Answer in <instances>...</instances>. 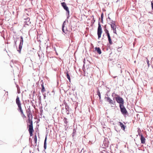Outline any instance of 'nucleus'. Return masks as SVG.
<instances>
[{
	"mask_svg": "<svg viewBox=\"0 0 153 153\" xmlns=\"http://www.w3.org/2000/svg\"><path fill=\"white\" fill-rule=\"evenodd\" d=\"M41 86H42V87L43 86H44V85H43V83H42V84H41Z\"/></svg>",
	"mask_w": 153,
	"mask_h": 153,
	"instance_id": "34",
	"label": "nucleus"
},
{
	"mask_svg": "<svg viewBox=\"0 0 153 153\" xmlns=\"http://www.w3.org/2000/svg\"><path fill=\"white\" fill-rule=\"evenodd\" d=\"M30 113H29L28 114H27V116H28V117L29 118V119H30V117H29V116H30Z\"/></svg>",
	"mask_w": 153,
	"mask_h": 153,
	"instance_id": "31",
	"label": "nucleus"
},
{
	"mask_svg": "<svg viewBox=\"0 0 153 153\" xmlns=\"http://www.w3.org/2000/svg\"><path fill=\"white\" fill-rule=\"evenodd\" d=\"M43 95H44V98L45 99V97H46V96L45 94H43Z\"/></svg>",
	"mask_w": 153,
	"mask_h": 153,
	"instance_id": "32",
	"label": "nucleus"
},
{
	"mask_svg": "<svg viewBox=\"0 0 153 153\" xmlns=\"http://www.w3.org/2000/svg\"><path fill=\"white\" fill-rule=\"evenodd\" d=\"M33 131H29L30 136H32L33 135Z\"/></svg>",
	"mask_w": 153,
	"mask_h": 153,
	"instance_id": "24",
	"label": "nucleus"
},
{
	"mask_svg": "<svg viewBox=\"0 0 153 153\" xmlns=\"http://www.w3.org/2000/svg\"><path fill=\"white\" fill-rule=\"evenodd\" d=\"M116 77H117V76H115L114 77V78H115Z\"/></svg>",
	"mask_w": 153,
	"mask_h": 153,
	"instance_id": "36",
	"label": "nucleus"
},
{
	"mask_svg": "<svg viewBox=\"0 0 153 153\" xmlns=\"http://www.w3.org/2000/svg\"><path fill=\"white\" fill-rule=\"evenodd\" d=\"M98 26L97 29V35L98 36V39H99L101 36V34L102 33V30L101 27V25L100 22H99Z\"/></svg>",
	"mask_w": 153,
	"mask_h": 153,
	"instance_id": "4",
	"label": "nucleus"
},
{
	"mask_svg": "<svg viewBox=\"0 0 153 153\" xmlns=\"http://www.w3.org/2000/svg\"><path fill=\"white\" fill-rule=\"evenodd\" d=\"M62 32L65 33H67L68 30H67L66 29L65 30L64 29V26H62Z\"/></svg>",
	"mask_w": 153,
	"mask_h": 153,
	"instance_id": "19",
	"label": "nucleus"
},
{
	"mask_svg": "<svg viewBox=\"0 0 153 153\" xmlns=\"http://www.w3.org/2000/svg\"><path fill=\"white\" fill-rule=\"evenodd\" d=\"M106 35H107V36H109V35H110V34H109V33H107L106 34Z\"/></svg>",
	"mask_w": 153,
	"mask_h": 153,
	"instance_id": "33",
	"label": "nucleus"
},
{
	"mask_svg": "<svg viewBox=\"0 0 153 153\" xmlns=\"http://www.w3.org/2000/svg\"><path fill=\"white\" fill-rule=\"evenodd\" d=\"M115 95L117 96V97H115L114 99H115L117 102L119 103V105H123L124 100L123 99L117 94H115Z\"/></svg>",
	"mask_w": 153,
	"mask_h": 153,
	"instance_id": "1",
	"label": "nucleus"
},
{
	"mask_svg": "<svg viewBox=\"0 0 153 153\" xmlns=\"http://www.w3.org/2000/svg\"><path fill=\"white\" fill-rule=\"evenodd\" d=\"M110 24L111 25V29L113 30V33L116 34V25L115 24L114 22L111 20V22Z\"/></svg>",
	"mask_w": 153,
	"mask_h": 153,
	"instance_id": "6",
	"label": "nucleus"
},
{
	"mask_svg": "<svg viewBox=\"0 0 153 153\" xmlns=\"http://www.w3.org/2000/svg\"><path fill=\"white\" fill-rule=\"evenodd\" d=\"M61 5L63 7V8L66 11V14H68V16L67 17V19H68L69 17V9L68 7L67 6L66 4L64 2H62L61 3Z\"/></svg>",
	"mask_w": 153,
	"mask_h": 153,
	"instance_id": "3",
	"label": "nucleus"
},
{
	"mask_svg": "<svg viewBox=\"0 0 153 153\" xmlns=\"http://www.w3.org/2000/svg\"><path fill=\"white\" fill-rule=\"evenodd\" d=\"M64 121V126H67L68 122L67 121V119L66 118H64L63 119Z\"/></svg>",
	"mask_w": 153,
	"mask_h": 153,
	"instance_id": "14",
	"label": "nucleus"
},
{
	"mask_svg": "<svg viewBox=\"0 0 153 153\" xmlns=\"http://www.w3.org/2000/svg\"><path fill=\"white\" fill-rule=\"evenodd\" d=\"M152 68L153 69V67H152Z\"/></svg>",
	"mask_w": 153,
	"mask_h": 153,
	"instance_id": "39",
	"label": "nucleus"
},
{
	"mask_svg": "<svg viewBox=\"0 0 153 153\" xmlns=\"http://www.w3.org/2000/svg\"><path fill=\"white\" fill-rule=\"evenodd\" d=\"M22 115V117H25V115H24V113H23V114H21Z\"/></svg>",
	"mask_w": 153,
	"mask_h": 153,
	"instance_id": "30",
	"label": "nucleus"
},
{
	"mask_svg": "<svg viewBox=\"0 0 153 153\" xmlns=\"http://www.w3.org/2000/svg\"><path fill=\"white\" fill-rule=\"evenodd\" d=\"M32 153H33V152Z\"/></svg>",
	"mask_w": 153,
	"mask_h": 153,
	"instance_id": "40",
	"label": "nucleus"
},
{
	"mask_svg": "<svg viewBox=\"0 0 153 153\" xmlns=\"http://www.w3.org/2000/svg\"><path fill=\"white\" fill-rule=\"evenodd\" d=\"M95 51H96L97 53L100 54L101 53V51L100 48L99 47H96L95 48Z\"/></svg>",
	"mask_w": 153,
	"mask_h": 153,
	"instance_id": "12",
	"label": "nucleus"
},
{
	"mask_svg": "<svg viewBox=\"0 0 153 153\" xmlns=\"http://www.w3.org/2000/svg\"><path fill=\"white\" fill-rule=\"evenodd\" d=\"M45 91V87L44 86H43V87H42V89L41 90V92H42L43 93Z\"/></svg>",
	"mask_w": 153,
	"mask_h": 153,
	"instance_id": "22",
	"label": "nucleus"
},
{
	"mask_svg": "<svg viewBox=\"0 0 153 153\" xmlns=\"http://www.w3.org/2000/svg\"><path fill=\"white\" fill-rule=\"evenodd\" d=\"M28 123H30L29 127V131H33V122L32 120H30V119H28Z\"/></svg>",
	"mask_w": 153,
	"mask_h": 153,
	"instance_id": "8",
	"label": "nucleus"
},
{
	"mask_svg": "<svg viewBox=\"0 0 153 153\" xmlns=\"http://www.w3.org/2000/svg\"><path fill=\"white\" fill-rule=\"evenodd\" d=\"M65 109H66V112L67 114H69V108L68 106H65Z\"/></svg>",
	"mask_w": 153,
	"mask_h": 153,
	"instance_id": "17",
	"label": "nucleus"
},
{
	"mask_svg": "<svg viewBox=\"0 0 153 153\" xmlns=\"http://www.w3.org/2000/svg\"><path fill=\"white\" fill-rule=\"evenodd\" d=\"M119 107L120 109L121 112L123 114L125 115L127 113V111L123 105H119Z\"/></svg>",
	"mask_w": 153,
	"mask_h": 153,
	"instance_id": "5",
	"label": "nucleus"
},
{
	"mask_svg": "<svg viewBox=\"0 0 153 153\" xmlns=\"http://www.w3.org/2000/svg\"><path fill=\"white\" fill-rule=\"evenodd\" d=\"M34 140L35 143L36 144L37 141V137H36V135H35L34 136Z\"/></svg>",
	"mask_w": 153,
	"mask_h": 153,
	"instance_id": "21",
	"label": "nucleus"
},
{
	"mask_svg": "<svg viewBox=\"0 0 153 153\" xmlns=\"http://www.w3.org/2000/svg\"><path fill=\"white\" fill-rule=\"evenodd\" d=\"M140 140L142 143L144 144L145 143L146 139L142 135H141Z\"/></svg>",
	"mask_w": 153,
	"mask_h": 153,
	"instance_id": "9",
	"label": "nucleus"
},
{
	"mask_svg": "<svg viewBox=\"0 0 153 153\" xmlns=\"http://www.w3.org/2000/svg\"><path fill=\"white\" fill-rule=\"evenodd\" d=\"M23 37L22 36H20V42L19 47V50H17L19 53H21V50L22 48V46L23 44Z\"/></svg>",
	"mask_w": 153,
	"mask_h": 153,
	"instance_id": "7",
	"label": "nucleus"
},
{
	"mask_svg": "<svg viewBox=\"0 0 153 153\" xmlns=\"http://www.w3.org/2000/svg\"><path fill=\"white\" fill-rule=\"evenodd\" d=\"M18 106L20 112L21 113V114H23V110L22 108L21 105H18Z\"/></svg>",
	"mask_w": 153,
	"mask_h": 153,
	"instance_id": "15",
	"label": "nucleus"
},
{
	"mask_svg": "<svg viewBox=\"0 0 153 153\" xmlns=\"http://www.w3.org/2000/svg\"><path fill=\"white\" fill-rule=\"evenodd\" d=\"M108 19L110 20V23H111V19L109 17V16H108Z\"/></svg>",
	"mask_w": 153,
	"mask_h": 153,
	"instance_id": "29",
	"label": "nucleus"
},
{
	"mask_svg": "<svg viewBox=\"0 0 153 153\" xmlns=\"http://www.w3.org/2000/svg\"><path fill=\"white\" fill-rule=\"evenodd\" d=\"M16 102L18 105H21L20 101L19 100V97L18 96H17L16 100Z\"/></svg>",
	"mask_w": 153,
	"mask_h": 153,
	"instance_id": "10",
	"label": "nucleus"
},
{
	"mask_svg": "<svg viewBox=\"0 0 153 153\" xmlns=\"http://www.w3.org/2000/svg\"><path fill=\"white\" fill-rule=\"evenodd\" d=\"M16 41H15V40L14 41V42H15V44L16 45Z\"/></svg>",
	"mask_w": 153,
	"mask_h": 153,
	"instance_id": "35",
	"label": "nucleus"
},
{
	"mask_svg": "<svg viewBox=\"0 0 153 153\" xmlns=\"http://www.w3.org/2000/svg\"><path fill=\"white\" fill-rule=\"evenodd\" d=\"M107 37H108V41L109 44L110 45L112 44V42L111 39V37L110 36V35L109 36H107Z\"/></svg>",
	"mask_w": 153,
	"mask_h": 153,
	"instance_id": "16",
	"label": "nucleus"
},
{
	"mask_svg": "<svg viewBox=\"0 0 153 153\" xmlns=\"http://www.w3.org/2000/svg\"><path fill=\"white\" fill-rule=\"evenodd\" d=\"M152 9L153 10V1L151 2Z\"/></svg>",
	"mask_w": 153,
	"mask_h": 153,
	"instance_id": "26",
	"label": "nucleus"
},
{
	"mask_svg": "<svg viewBox=\"0 0 153 153\" xmlns=\"http://www.w3.org/2000/svg\"><path fill=\"white\" fill-rule=\"evenodd\" d=\"M47 136H46L45 140H44V148L45 149H46L47 147V143H46V141H47Z\"/></svg>",
	"mask_w": 153,
	"mask_h": 153,
	"instance_id": "13",
	"label": "nucleus"
},
{
	"mask_svg": "<svg viewBox=\"0 0 153 153\" xmlns=\"http://www.w3.org/2000/svg\"><path fill=\"white\" fill-rule=\"evenodd\" d=\"M106 28V26H105V27H104V28Z\"/></svg>",
	"mask_w": 153,
	"mask_h": 153,
	"instance_id": "38",
	"label": "nucleus"
},
{
	"mask_svg": "<svg viewBox=\"0 0 153 153\" xmlns=\"http://www.w3.org/2000/svg\"><path fill=\"white\" fill-rule=\"evenodd\" d=\"M114 94V93H113V94H112V96H113V95Z\"/></svg>",
	"mask_w": 153,
	"mask_h": 153,
	"instance_id": "37",
	"label": "nucleus"
},
{
	"mask_svg": "<svg viewBox=\"0 0 153 153\" xmlns=\"http://www.w3.org/2000/svg\"><path fill=\"white\" fill-rule=\"evenodd\" d=\"M146 62L148 65V67H149L150 66V64L149 63V61L148 59H147Z\"/></svg>",
	"mask_w": 153,
	"mask_h": 153,
	"instance_id": "23",
	"label": "nucleus"
},
{
	"mask_svg": "<svg viewBox=\"0 0 153 153\" xmlns=\"http://www.w3.org/2000/svg\"><path fill=\"white\" fill-rule=\"evenodd\" d=\"M105 31V33L107 34V33H109L108 31L106 29V28H105V30H104Z\"/></svg>",
	"mask_w": 153,
	"mask_h": 153,
	"instance_id": "25",
	"label": "nucleus"
},
{
	"mask_svg": "<svg viewBox=\"0 0 153 153\" xmlns=\"http://www.w3.org/2000/svg\"><path fill=\"white\" fill-rule=\"evenodd\" d=\"M119 125L121 127V129L123 130H124L126 126L121 122H119Z\"/></svg>",
	"mask_w": 153,
	"mask_h": 153,
	"instance_id": "11",
	"label": "nucleus"
},
{
	"mask_svg": "<svg viewBox=\"0 0 153 153\" xmlns=\"http://www.w3.org/2000/svg\"><path fill=\"white\" fill-rule=\"evenodd\" d=\"M105 99H106V101L109 102L111 107H114L115 105V101L112 100L109 97H105Z\"/></svg>",
	"mask_w": 153,
	"mask_h": 153,
	"instance_id": "2",
	"label": "nucleus"
},
{
	"mask_svg": "<svg viewBox=\"0 0 153 153\" xmlns=\"http://www.w3.org/2000/svg\"><path fill=\"white\" fill-rule=\"evenodd\" d=\"M66 75H67V78L68 79L69 81L70 82L71 79H70V76L69 74L68 73H67Z\"/></svg>",
	"mask_w": 153,
	"mask_h": 153,
	"instance_id": "20",
	"label": "nucleus"
},
{
	"mask_svg": "<svg viewBox=\"0 0 153 153\" xmlns=\"http://www.w3.org/2000/svg\"><path fill=\"white\" fill-rule=\"evenodd\" d=\"M103 13H102L101 15V19L102 21L103 20Z\"/></svg>",
	"mask_w": 153,
	"mask_h": 153,
	"instance_id": "27",
	"label": "nucleus"
},
{
	"mask_svg": "<svg viewBox=\"0 0 153 153\" xmlns=\"http://www.w3.org/2000/svg\"><path fill=\"white\" fill-rule=\"evenodd\" d=\"M65 23H66V22H65V21H64L63 22V24L62 25V26H65Z\"/></svg>",
	"mask_w": 153,
	"mask_h": 153,
	"instance_id": "28",
	"label": "nucleus"
},
{
	"mask_svg": "<svg viewBox=\"0 0 153 153\" xmlns=\"http://www.w3.org/2000/svg\"><path fill=\"white\" fill-rule=\"evenodd\" d=\"M97 94L98 95V96H99L100 100V99H101V94H100V93L99 91V90H98L97 91Z\"/></svg>",
	"mask_w": 153,
	"mask_h": 153,
	"instance_id": "18",
	"label": "nucleus"
}]
</instances>
